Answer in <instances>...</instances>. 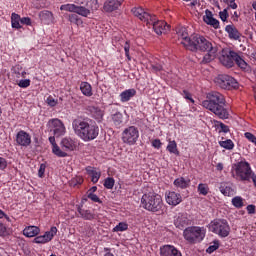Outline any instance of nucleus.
<instances>
[{"label": "nucleus", "mask_w": 256, "mask_h": 256, "mask_svg": "<svg viewBox=\"0 0 256 256\" xmlns=\"http://www.w3.org/2000/svg\"><path fill=\"white\" fill-rule=\"evenodd\" d=\"M251 181L254 184V187L256 188V174H255V172H253L252 175H251Z\"/></svg>", "instance_id": "774afa93"}, {"label": "nucleus", "mask_w": 256, "mask_h": 256, "mask_svg": "<svg viewBox=\"0 0 256 256\" xmlns=\"http://www.w3.org/2000/svg\"><path fill=\"white\" fill-rule=\"evenodd\" d=\"M219 191L224 197H233V195H235V189H233L227 182H222L220 184Z\"/></svg>", "instance_id": "b1692460"}, {"label": "nucleus", "mask_w": 256, "mask_h": 256, "mask_svg": "<svg viewBox=\"0 0 256 256\" xmlns=\"http://www.w3.org/2000/svg\"><path fill=\"white\" fill-rule=\"evenodd\" d=\"M203 21L206 23V25H210V27H213L214 29H219V20L215 19L213 17V12L211 10L206 9L205 15L203 16Z\"/></svg>", "instance_id": "4be33fe9"}, {"label": "nucleus", "mask_w": 256, "mask_h": 256, "mask_svg": "<svg viewBox=\"0 0 256 256\" xmlns=\"http://www.w3.org/2000/svg\"><path fill=\"white\" fill-rule=\"evenodd\" d=\"M68 21H70V23H73L74 25H80V23H83V21H81V18H79V15L77 14H70L68 16Z\"/></svg>", "instance_id": "c03bdc74"}, {"label": "nucleus", "mask_w": 256, "mask_h": 256, "mask_svg": "<svg viewBox=\"0 0 256 256\" xmlns=\"http://www.w3.org/2000/svg\"><path fill=\"white\" fill-rule=\"evenodd\" d=\"M185 241L191 245L201 243L205 239V228L199 226H189L183 231Z\"/></svg>", "instance_id": "0eeeda50"}, {"label": "nucleus", "mask_w": 256, "mask_h": 256, "mask_svg": "<svg viewBox=\"0 0 256 256\" xmlns=\"http://www.w3.org/2000/svg\"><path fill=\"white\" fill-rule=\"evenodd\" d=\"M160 256H183L173 245H164L160 248Z\"/></svg>", "instance_id": "aec40b11"}, {"label": "nucleus", "mask_w": 256, "mask_h": 256, "mask_svg": "<svg viewBox=\"0 0 256 256\" xmlns=\"http://www.w3.org/2000/svg\"><path fill=\"white\" fill-rule=\"evenodd\" d=\"M135 95H137V90L133 88L127 89L120 94V100L122 103H127V101H131Z\"/></svg>", "instance_id": "c85d7f7f"}, {"label": "nucleus", "mask_w": 256, "mask_h": 256, "mask_svg": "<svg viewBox=\"0 0 256 256\" xmlns=\"http://www.w3.org/2000/svg\"><path fill=\"white\" fill-rule=\"evenodd\" d=\"M112 121L116 127H119L123 123V114L121 112H116L112 115Z\"/></svg>", "instance_id": "ea45409f"}, {"label": "nucleus", "mask_w": 256, "mask_h": 256, "mask_svg": "<svg viewBox=\"0 0 256 256\" xmlns=\"http://www.w3.org/2000/svg\"><path fill=\"white\" fill-rule=\"evenodd\" d=\"M129 229V224L126 222H119L114 228L113 233H123V231H127Z\"/></svg>", "instance_id": "58836bf2"}, {"label": "nucleus", "mask_w": 256, "mask_h": 256, "mask_svg": "<svg viewBox=\"0 0 256 256\" xmlns=\"http://www.w3.org/2000/svg\"><path fill=\"white\" fill-rule=\"evenodd\" d=\"M234 63H236L237 67H239L241 71H244L245 73H251V66L241 56H239V54H237Z\"/></svg>", "instance_id": "c756f323"}, {"label": "nucleus", "mask_w": 256, "mask_h": 256, "mask_svg": "<svg viewBox=\"0 0 256 256\" xmlns=\"http://www.w3.org/2000/svg\"><path fill=\"white\" fill-rule=\"evenodd\" d=\"M237 55H238L237 52L229 48H225L222 50V54L219 58L220 63L227 69H231V67H235V61L237 59Z\"/></svg>", "instance_id": "f8f14e48"}, {"label": "nucleus", "mask_w": 256, "mask_h": 256, "mask_svg": "<svg viewBox=\"0 0 256 256\" xmlns=\"http://www.w3.org/2000/svg\"><path fill=\"white\" fill-rule=\"evenodd\" d=\"M166 150L173 155H179V149L177 148V142L175 140H168Z\"/></svg>", "instance_id": "f704fd0d"}, {"label": "nucleus", "mask_w": 256, "mask_h": 256, "mask_svg": "<svg viewBox=\"0 0 256 256\" xmlns=\"http://www.w3.org/2000/svg\"><path fill=\"white\" fill-rule=\"evenodd\" d=\"M86 173L91 177L92 183L95 185L96 183H99V179H101V172L97 171L95 168L88 166L86 167Z\"/></svg>", "instance_id": "bb28decb"}, {"label": "nucleus", "mask_w": 256, "mask_h": 256, "mask_svg": "<svg viewBox=\"0 0 256 256\" xmlns=\"http://www.w3.org/2000/svg\"><path fill=\"white\" fill-rule=\"evenodd\" d=\"M80 91L85 97H92L93 96V87L89 82H81L80 83Z\"/></svg>", "instance_id": "473e14b6"}, {"label": "nucleus", "mask_w": 256, "mask_h": 256, "mask_svg": "<svg viewBox=\"0 0 256 256\" xmlns=\"http://www.w3.org/2000/svg\"><path fill=\"white\" fill-rule=\"evenodd\" d=\"M76 147L77 144L71 138H64L61 141V148L63 149V151H75Z\"/></svg>", "instance_id": "cd10ccee"}, {"label": "nucleus", "mask_w": 256, "mask_h": 256, "mask_svg": "<svg viewBox=\"0 0 256 256\" xmlns=\"http://www.w3.org/2000/svg\"><path fill=\"white\" fill-rule=\"evenodd\" d=\"M246 211L249 215H255V205L250 204L246 207Z\"/></svg>", "instance_id": "0e129e2a"}, {"label": "nucleus", "mask_w": 256, "mask_h": 256, "mask_svg": "<svg viewBox=\"0 0 256 256\" xmlns=\"http://www.w3.org/2000/svg\"><path fill=\"white\" fill-rule=\"evenodd\" d=\"M141 207L150 213H163L165 204L161 195L155 192H149L142 195Z\"/></svg>", "instance_id": "39448f33"}, {"label": "nucleus", "mask_w": 256, "mask_h": 256, "mask_svg": "<svg viewBox=\"0 0 256 256\" xmlns=\"http://www.w3.org/2000/svg\"><path fill=\"white\" fill-rule=\"evenodd\" d=\"M130 49L131 45L129 44V41H126L124 44V51L128 61H131V55L129 54Z\"/></svg>", "instance_id": "864d4df0"}, {"label": "nucleus", "mask_w": 256, "mask_h": 256, "mask_svg": "<svg viewBox=\"0 0 256 256\" xmlns=\"http://www.w3.org/2000/svg\"><path fill=\"white\" fill-rule=\"evenodd\" d=\"M244 137L256 146V136L251 132H245Z\"/></svg>", "instance_id": "8fccbe9b"}, {"label": "nucleus", "mask_w": 256, "mask_h": 256, "mask_svg": "<svg viewBox=\"0 0 256 256\" xmlns=\"http://www.w3.org/2000/svg\"><path fill=\"white\" fill-rule=\"evenodd\" d=\"M38 17L44 25H53L55 23V16L49 10L40 11Z\"/></svg>", "instance_id": "6ab92c4d"}, {"label": "nucleus", "mask_w": 256, "mask_h": 256, "mask_svg": "<svg viewBox=\"0 0 256 256\" xmlns=\"http://www.w3.org/2000/svg\"><path fill=\"white\" fill-rule=\"evenodd\" d=\"M174 225L177 229H185V227L191 225V220L187 214L179 213L176 219L174 220Z\"/></svg>", "instance_id": "412c9836"}, {"label": "nucleus", "mask_w": 256, "mask_h": 256, "mask_svg": "<svg viewBox=\"0 0 256 256\" xmlns=\"http://www.w3.org/2000/svg\"><path fill=\"white\" fill-rule=\"evenodd\" d=\"M220 147L223 149H227V151H232V149L235 148V143H233V140L227 139L225 141H219Z\"/></svg>", "instance_id": "4c0bfd02"}, {"label": "nucleus", "mask_w": 256, "mask_h": 256, "mask_svg": "<svg viewBox=\"0 0 256 256\" xmlns=\"http://www.w3.org/2000/svg\"><path fill=\"white\" fill-rule=\"evenodd\" d=\"M197 192L199 195H203L206 197V195H209V184L207 183H200L197 187Z\"/></svg>", "instance_id": "e433bc0d"}, {"label": "nucleus", "mask_w": 256, "mask_h": 256, "mask_svg": "<svg viewBox=\"0 0 256 256\" xmlns=\"http://www.w3.org/2000/svg\"><path fill=\"white\" fill-rule=\"evenodd\" d=\"M176 35L178 36L179 41H181V45L188 49L193 41V36L189 37V32L185 26H179L176 28Z\"/></svg>", "instance_id": "4468645a"}, {"label": "nucleus", "mask_w": 256, "mask_h": 256, "mask_svg": "<svg viewBox=\"0 0 256 256\" xmlns=\"http://www.w3.org/2000/svg\"><path fill=\"white\" fill-rule=\"evenodd\" d=\"M77 211L80 217L85 219V221H93V219H95V214L91 212V210H85L81 206H78Z\"/></svg>", "instance_id": "2f4dec72"}, {"label": "nucleus", "mask_w": 256, "mask_h": 256, "mask_svg": "<svg viewBox=\"0 0 256 256\" xmlns=\"http://www.w3.org/2000/svg\"><path fill=\"white\" fill-rule=\"evenodd\" d=\"M45 169H47V166L45 164H40L38 170V177H40V179H43V177H45Z\"/></svg>", "instance_id": "4d7b16f0"}, {"label": "nucleus", "mask_w": 256, "mask_h": 256, "mask_svg": "<svg viewBox=\"0 0 256 256\" xmlns=\"http://www.w3.org/2000/svg\"><path fill=\"white\" fill-rule=\"evenodd\" d=\"M16 143L20 147H29L31 145V134L25 132V130H20L16 134Z\"/></svg>", "instance_id": "f3484780"}, {"label": "nucleus", "mask_w": 256, "mask_h": 256, "mask_svg": "<svg viewBox=\"0 0 256 256\" xmlns=\"http://www.w3.org/2000/svg\"><path fill=\"white\" fill-rule=\"evenodd\" d=\"M181 95H182V97H184V99H187L191 103H195V100L193 99V96L191 95V93L189 91L183 90Z\"/></svg>", "instance_id": "603ef678"}, {"label": "nucleus", "mask_w": 256, "mask_h": 256, "mask_svg": "<svg viewBox=\"0 0 256 256\" xmlns=\"http://www.w3.org/2000/svg\"><path fill=\"white\" fill-rule=\"evenodd\" d=\"M57 227L52 226L50 228V231H46L43 235L37 236L34 238L33 243L37 244H45L49 243L50 241H53V237L57 235Z\"/></svg>", "instance_id": "2eb2a0df"}, {"label": "nucleus", "mask_w": 256, "mask_h": 256, "mask_svg": "<svg viewBox=\"0 0 256 256\" xmlns=\"http://www.w3.org/2000/svg\"><path fill=\"white\" fill-rule=\"evenodd\" d=\"M49 131H51L54 137H63L67 133L65 124L59 118L50 119L47 123Z\"/></svg>", "instance_id": "ddd939ff"}, {"label": "nucleus", "mask_w": 256, "mask_h": 256, "mask_svg": "<svg viewBox=\"0 0 256 256\" xmlns=\"http://www.w3.org/2000/svg\"><path fill=\"white\" fill-rule=\"evenodd\" d=\"M46 103L49 105V107L57 106V100H55V98H53V96H48L46 99Z\"/></svg>", "instance_id": "13d9d810"}, {"label": "nucleus", "mask_w": 256, "mask_h": 256, "mask_svg": "<svg viewBox=\"0 0 256 256\" xmlns=\"http://www.w3.org/2000/svg\"><path fill=\"white\" fill-rule=\"evenodd\" d=\"M208 229L212 233H215V235H219L221 238L229 237V234L231 233V227L226 219H215L211 221L208 225Z\"/></svg>", "instance_id": "6e6552de"}, {"label": "nucleus", "mask_w": 256, "mask_h": 256, "mask_svg": "<svg viewBox=\"0 0 256 256\" xmlns=\"http://www.w3.org/2000/svg\"><path fill=\"white\" fill-rule=\"evenodd\" d=\"M72 129H74V132L85 142L93 141L99 137V126L90 119H74Z\"/></svg>", "instance_id": "7ed1b4c3"}, {"label": "nucleus", "mask_w": 256, "mask_h": 256, "mask_svg": "<svg viewBox=\"0 0 256 256\" xmlns=\"http://www.w3.org/2000/svg\"><path fill=\"white\" fill-rule=\"evenodd\" d=\"M52 153L54 155H56V157H67L68 154L67 152H65V150H61V148L59 147V145H54V147H52Z\"/></svg>", "instance_id": "a19ab883"}, {"label": "nucleus", "mask_w": 256, "mask_h": 256, "mask_svg": "<svg viewBox=\"0 0 256 256\" xmlns=\"http://www.w3.org/2000/svg\"><path fill=\"white\" fill-rule=\"evenodd\" d=\"M7 169V159L0 156V171Z\"/></svg>", "instance_id": "680f3d73"}, {"label": "nucleus", "mask_w": 256, "mask_h": 256, "mask_svg": "<svg viewBox=\"0 0 256 256\" xmlns=\"http://www.w3.org/2000/svg\"><path fill=\"white\" fill-rule=\"evenodd\" d=\"M148 29H153V31L156 33V35H163L164 33H167L169 31V25L167 22L163 20H157V16L152 15L150 20H148Z\"/></svg>", "instance_id": "9b49d317"}, {"label": "nucleus", "mask_w": 256, "mask_h": 256, "mask_svg": "<svg viewBox=\"0 0 256 256\" xmlns=\"http://www.w3.org/2000/svg\"><path fill=\"white\" fill-rule=\"evenodd\" d=\"M121 139L125 145H136L137 141H139V128L135 126H128L123 130Z\"/></svg>", "instance_id": "1a4fd4ad"}, {"label": "nucleus", "mask_w": 256, "mask_h": 256, "mask_svg": "<svg viewBox=\"0 0 256 256\" xmlns=\"http://www.w3.org/2000/svg\"><path fill=\"white\" fill-rule=\"evenodd\" d=\"M232 177L236 181H241L242 183H251V175L253 170L251 169V164L242 159L240 162L232 165Z\"/></svg>", "instance_id": "423d86ee"}, {"label": "nucleus", "mask_w": 256, "mask_h": 256, "mask_svg": "<svg viewBox=\"0 0 256 256\" xmlns=\"http://www.w3.org/2000/svg\"><path fill=\"white\" fill-rule=\"evenodd\" d=\"M162 145H163V143H161L160 139H154L152 141V147H154V149H161Z\"/></svg>", "instance_id": "e2e57ef3"}, {"label": "nucleus", "mask_w": 256, "mask_h": 256, "mask_svg": "<svg viewBox=\"0 0 256 256\" xmlns=\"http://www.w3.org/2000/svg\"><path fill=\"white\" fill-rule=\"evenodd\" d=\"M31 85L30 79H22L18 82V87H21V89H27Z\"/></svg>", "instance_id": "de8ad7c7"}, {"label": "nucleus", "mask_w": 256, "mask_h": 256, "mask_svg": "<svg viewBox=\"0 0 256 256\" xmlns=\"http://www.w3.org/2000/svg\"><path fill=\"white\" fill-rule=\"evenodd\" d=\"M232 205L236 207V209H241L242 207H244L245 204L241 196H236L232 198Z\"/></svg>", "instance_id": "79ce46f5"}, {"label": "nucleus", "mask_w": 256, "mask_h": 256, "mask_svg": "<svg viewBox=\"0 0 256 256\" xmlns=\"http://www.w3.org/2000/svg\"><path fill=\"white\" fill-rule=\"evenodd\" d=\"M215 83H216V85L221 87V89H227L228 91L231 89L239 88V82H237L235 80V78H233L227 74L218 75L215 78Z\"/></svg>", "instance_id": "9d476101"}, {"label": "nucleus", "mask_w": 256, "mask_h": 256, "mask_svg": "<svg viewBox=\"0 0 256 256\" xmlns=\"http://www.w3.org/2000/svg\"><path fill=\"white\" fill-rule=\"evenodd\" d=\"M151 69L153 73H159V71H163V66L159 63L151 64Z\"/></svg>", "instance_id": "6e6d98bb"}, {"label": "nucleus", "mask_w": 256, "mask_h": 256, "mask_svg": "<svg viewBox=\"0 0 256 256\" xmlns=\"http://www.w3.org/2000/svg\"><path fill=\"white\" fill-rule=\"evenodd\" d=\"M20 23L22 24V25H31V18H29V17H22V18H20Z\"/></svg>", "instance_id": "69168bd1"}, {"label": "nucleus", "mask_w": 256, "mask_h": 256, "mask_svg": "<svg viewBox=\"0 0 256 256\" xmlns=\"http://www.w3.org/2000/svg\"><path fill=\"white\" fill-rule=\"evenodd\" d=\"M87 197H88V199H90V201H93V203H102V201L99 198V196H97L94 193L87 192Z\"/></svg>", "instance_id": "09e8293b"}, {"label": "nucleus", "mask_w": 256, "mask_h": 256, "mask_svg": "<svg viewBox=\"0 0 256 256\" xmlns=\"http://www.w3.org/2000/svg\"><path fill=\"white\" fill-rule=\"evenodd\" d=\"M132 13L135 17H138V19H140V21H142L143 23H145L146 25L149 24V21L151 20V18L153 17V15H151L149 12H146L143 8L141 7H134L132 8Z\"/></svg>", "instance_id": "a211bd4d"}, {"label": "nucleus", "mask_w": 256, "mask_h": 256, "mask_svg": "<svg viewBox=\"0 0 256 256\" xmlns=\"http://www.w3.org/2000/svg\"><path fill=\"white\" fill-rule=\"evenodd\" d=\"M173 185L177 189H187L191 185V180L189 178L179 177L174 180Z\"/></svg>", "instance_id": "a878e982"}, {"label": "nucleus", "mask_w": 256, "mask_h": 256, "mask_svg": "<svg viewBox=\"0 0 256 256\" xmlns=\"http://www.w3.org/2000/svg\"><path fill=\"white\" fill-rule=\"evenodd\" d=\"M11 25L13 29H21V16L17 13L11 15Z\"/></svg>", "instance_id": "72a5a7b5"}, {"label": "nucleus", "mask_w": 256, "mask_h": 256, "mask_svg": "<svg viewBox=\"0 0 256 256\" xmlns=\"http://www.w3.org/2000/svg\"><path fill=\"white\" fill-rule=\"evenodd\" d=\"M226 5H228V9H237V3H235V0H223Z\"/></svg>", "instance_id": "bf43d9fd"}, {"label": "nucleus", "mask_w": 256, "mask_h": 256, "mask_svg": "<svg viewBox=\"0 0 256 256\" xmlns=\"http://www.w3.org/2000/svg\"><path fill=\"white\" fill-rule=\"evenodd\" d=\"M49 142L51 143L52 147H55V145H57V142H55V136H50Z\"/></svg>", "instance_id": "338daca9"}, {"label": "nucleus", "mask_w": 256, "mask_h": 256, "mask_svg": "<svg viewBox=\"0 0 256 256\" xmlns=\"http://www.w3.org/2000/svg\"><path fill=\"white\" fill-rule=\"evenodd\" d=\"M220 131L219 133H229V126L225 125L223 122H219Z\"/></svg>", "instance_id": "052dcab7"}, {"label": "nucleus", "mask_w": 256, "mask_h": 256, "mask_svg": "<svg viewBox=\"0 0 256 256\" xmlns=\"http://www.w3.org/2000/svg\"><path fill=\"white\" fill-rule=\"evenodd\" d=\"M121 3H123V0H107L104 4V11L112 13V11H116L121 7Z\"/></svg>", "instance_id": "5701e85b"}, {"label": "nucleus", "mask_w": 256, "mask_h": 256, "mask_svg": "<svg viewBox=\"0 0 256 256\" xmlns=\"http://www.w3.org/2000/svg\"><path fill=\"white\" fill-rule=\"evenodd\" d=\"M226 105L225 96L217 91L208 93L206 100L202 101V107L214 113L219 119H229V110Z\"/></svg>", "instance_id": "f257e3e1"}, {"label": "nucleus", "mask_w": 256, "mask_h": 256, "mask_svg": "<svg viewBox=\"0 0 256 256\" xmlns=\"http://www.w3.org/2000/svg\"><path fill=\"white\" fill-rule=\"evenodd\" d=\"M217 249H219V243L215 242L214 245H211L206 249V253L211 255V253H215Z\"/></svg>", "instance_id": "5fc2aeb1"}, {"label": "nucleus", "mask_w": 256, "mask_h": 256, "mask_svg": "<svg viewBox=\"0 0 256 256\" xmlns=\"http://www.w3.org/2000/svg\"><path fill=\"white\" fill-rule=\"evenodd\" d=\"M104 187L105 189H113L115 187V178L108 177L104 180Z\"/></svg>", "instance_id": "37998d69"}, {"label": "nucleus", "mask_w": 256, "mask_h": 256, "mask_svg": "<svg viewBox=\"0 0 256 256\" xmlns=\"http://www.w3.org/2000/svg\"><path fill=\"white\" fill-rule=\"evenodd\" d=\"M188 51H192L193 53H197V51L207 52L201 61L203 65H207V63H211L217 57V47L213 46L211 41L207 40L204 36L200 34L192 35V42L188 46Z\"/></svg>", "instance_id": "f03ea898"}, {"label": "nucleus", "mask_w": 256, "mask_h": 256, "mask_svg": "<svg viewBox=\"0 0 256 256\" xmlns=\"http://www.w3.org/2000/svg\"><path fill=\"white\" fill-rule=\"evenodd\" d=\"M10 235L9 228L0 222V237H8Z\"/></svg>", "instance_id": "49530a36"}, {"label": "nucleus", "mask_w": 256, "mask_h": 256, "mask_svg": "<svg viewBox=\"0 0 256 256\" xmlns=\"http://www.w3.org/2000/svg\"><path fill=\"white\" fill-rule=\"evenodd\" d=\"M91 5H94L91 8ZM99 7L97 0H78V5L75 4H63L60 6V11H69V13H76L81 15V17H89L92 11H95Z\"/></svg>", "instance_id": "20e7f679"}, {"label": "nucleus", "mask_w": 256, "mask_h": 256, "mask_svg": "<svg viewBox=\"0 0 256 256\" xmlns=\"http://www.w3.org/2000/svg\"><path fill=\"white\" fill-rule=\"evenodd\" d=\"M41 233V229H39V227L37 226H27L24 230H23V235L25 237H37V235Z\"/></svg>", "instance_id": "7c9ffc66"}, {"label": "nucleus", "mask_w": 256, "mask_h": 256, "mask_svg": "<svg viewBox=\"0 0 256 256\" xmlns=\"http://www.w3.org/2000/svg\"><path fill=\"white\" fill-rule=\"evenodd\" d=\"M165 199L166 203L172 207H177V205L183 202V196H181V193L175 191H166Z\"/></svg>", "instance_id": "dca6fc26"}, {"label": "nucleus", "mask_w": 256, "mask_h": 256, "mask_svg": "<svg viewBox=\"0 0 256 256\" xmlns=\"http://www.w3.org/2000/svg\"><path fill=\"white\" fill-rule=\"evenodd\" d=\"M226 33H228L229 39H233L234 41H239L241 39V34L239 33V30L236 29L233 25H227L225 27Z\"/></svg>", "instance_id": "393cba45"}, {"label": "nucleus", "mask_w": 256, "mask_h": 256, "mask_svg": "<svg viewBox=\"0 0 256 256\" xmlns=\"http://www.w3.org/2000/svg\"><path fill=\"white\" fill-rule=\"evenodd\" d=\"M229 8H225L223 11L219 12V17L221 21L225 22L229 19V12L227 11Z\"/></svg>", "instance_id": "3c124183"}, {"label": "nucleus", "mask_w": 256, "mask_h": 256, "mask_svg": "<svg viewBox=\"0 0 256 256\" xmlns=\"http://www.w3.org/2000/svg\"><path fill=\"white\" fill-rule=\"evenodd\" d=\"M12 73L15 75V77H17V79L21 77L25 78V76L27 75V72L23 70V67H21V65H15L12 68Z\"/></svg>", "instance_id": "c9c22d12"}, {"label": "nucleus", "mask_w": 256, "mask_h": 256, "mask_svg": "<svg viewBox=\"0 0 256 256\" xmlns=\"http://www.w3.org/2000/svg\"><path fill=\"white\" fill-rule=\"evenodd\" d=\"M83 181H84L83 177L76 176V177L71 179L70 185L72 187H77V185H83Z\"/></svg>", "instance_id": "a18cd8bd"}]
</instances>
